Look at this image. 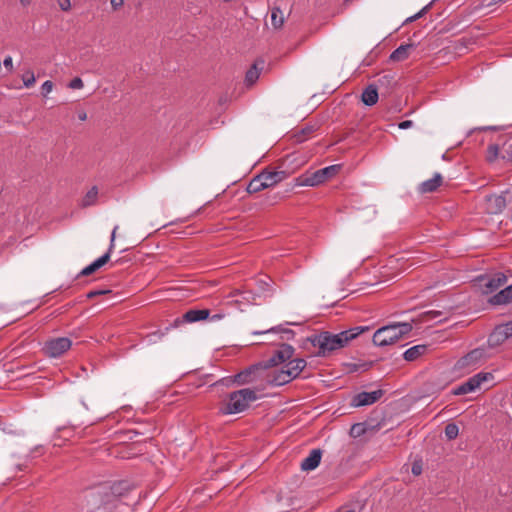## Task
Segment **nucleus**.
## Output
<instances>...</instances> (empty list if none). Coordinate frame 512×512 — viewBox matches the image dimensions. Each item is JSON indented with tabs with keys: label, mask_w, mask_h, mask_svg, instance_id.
Listing matches in <instances>:
<instances>
[{
	"label": "nucleus",
	"mask_w": 512,
	"mask_h": 512,
	"mask_svg": "<svg viewBox=\"0 0 512 512\" xmlns=\"http://www.w3.org/2000/svg\"><path fill=\"white\" fill-rule=\"evenodd\" d=\"M78 119L80 121H85L87 119V113L85 111H80L78 113Z\"/></svg>",
	"instance_id": "nucleus-51"
},
{
	"label": "nucleus",
	"mask_w": 512,
	"mask_h": 512,
	"mask_svg": "<svg viewBox=\"0 0 512 512\" xmlns=\"http://www.w3.org/2000/svg\"><path fill=\"white\" fill-rule=\"evenodd\" d=\"M366 431L365 424L364 423H356L352 425L350 434L353 437H359L362 434H364Z\"/></svg>",
	"instance_id": "nucleus-33"
},
{
	"label": "nucleus",
	"mask_w": 512,
	"mask_h": 512,
	"mask_svg": "<svg viewBox=\"0 0 512 512\" xmlns=\"http://www.w3.org/2000/svg\"><path fill=\"white\" fill-rule=\"evenodd\" d=\"M459 434V428L455 423H449L445 427V435L449 440L455 439Z\"/></svg>",
	"instance_id": "nucleus-31"
},
{
	"label": "nucleus",
	"mask_w": 512,
	"mask_h": 512,
	"mask_svg": "<svg viewBox=\"0 0 512 512\" xmlns=\"http://www.w3.org/2000/svg\"><path fill=\"white\" fill-rule=\"evenodd\" d=\"M377 360H354L352 362L345 363L348 372H365L369 370L374 362Z\"/></svg>",
	"instance_id": "nucleus-22"
},
{
	"label": "nucleus",
	"mask_w": 512,
	"mask_h": 512,
	"mask_svg": "<svg viewBox=\"0 0 512 512\" xmlns=\"http://www.w3.org/2000/svg\"><path fill=\"white\" fill-rule=\"evenodd\" d=\"M500 152V148L497 144H490L487 147L486 158L489 162H493L497 159Z\"/></svg>",
	"instance_id": "nucleus-30"
},
{
	"label": "nucleus",
	"mask_w": 512,
	"mask_h": 512,
	"mask_svg": "<svg viewBox=\"0 0 512 512\" xmlns=\"http://www.w3.org/2000/svg\"><path fill=\"white\" fill-rule=\"evenodd\" d=\"M110 4L113 10L116 11L123 6L124 0H110Z\"/></svg>",
	"instance_id": "nucleus-45"
},
{
	"label": "nucleus",
	"mask_w": 512,
	"mask_h": 512,
	"mask_svg": "<svg viewBox=\"0 0 512 512\" xmlns=\"http://www.w3.org/2000/svg\"><path fill=\"white\" fill-rule=\"evenodd\" d=\"M340 169V165H331L319 169L313 173L300 175L295 179V185L310 187L318 186L334 177L340 171Z\"/></svg>",
	"instance_id": "nucleus-8"
},
{
	"label": "nucleus",
	"mask_w": 512,
	"mask_h": 512,
	"mask_svg": "<svg viewBox=\"0 0 512 512\" xmlns=\"http://www.w3.org/2000/svg\"><path fill=\"white\" fill-rule=\"evenodd\" d=\"M479 350H480L479 348H476V349L472 350L471 352L476 353V352H479Z\"/></svg>",
	"instance_id": "nucleus-57"
},
{
	"label": "nucleus",
	"mask_w": 512,
	"mask_h": 512,
	"mask_svg": "<svg viewBox=\"0 0 512 512\" xmlns=\"http://www.w3.org/2000/svg\"><path fill=\"white\" fill-rule=\"evenodd\" d=\"M502 158L512 162V145H509L507 148H504Z\"/></svg>",
	"instance_id": "nucleus-42"
},
{
	"label": "nucleus",
	"mask_w": 512,
	"mask_h": 512,
	"mask_svg": "<svg viewBox=\"0 0 512 512\" xmlns=\"http://www.w3.org/2000/svg\"><path fill=\"white\" fill-rule=\"evenodd\" d=\"M369 331L368 326H356L339 333L321 331L308 336L300 348L308 349L306 343H310L313 348H318L319 352H333L347 347L352 340Z\"/></svg>",
	"instance_id": "nucleus-2"
},
{
	"label": "nucleus",
	"mask_w": 512,
	"mask_h": 512,
	"mask_svg": "<svg viewBox=\"0 0 512 512\" xmlns=\"http://www.w3.org/2000/svg\"><path fill=\"white\" fill-rule=\"evenodd\" d=\"M259 399L256 390L243 388L228 395L227 402L220 408L223 415L239 414L246 411L251 403Z\"/></svg>",
	"instance_id": "nucleus-6"
},
{
	"label": "nucleus",
	"mask_w": 512,
	"mask_h": 512,
	"mask_svg": "<svg viewBox=\"0 0 512 512\" xmlns=\"http://www.w3.org/2000/svg\"><path fill=\"white\" fill-rule=\"evenodd\" d=\"M440 349H449V347L445 345V346L441 347Z\"/></svg>",
	"instance_id": "nucleus-58"
},
{
	"label": "nucleus",
	"mask_w": 512,
	"mask_h": 512,
	"mask_svg": "<svg viewBox=\"0 0 512 512\" xmlns=\"http://www.w3.org/2000/svg\"><path fill=\"white\" fill-rule=\"evenodd\" d=\"M443 178L440 173H435L434 176L426 181H423L418 186V191L421 194L432 193L436 191L442 184Z\"/></svg>",
	"instance_id": "nucleus-19"
},
{
	"label": "nucleus",
	"mask_w": 512,
	"mask_h": 512,
	"mask_svg": "<svg viewBox=\"0 0 512 512\" xmlns=\"http://www.w3.org/2000/svg\"><path fill=\"white\" fill-rule=\"evenodd\" d=\"M72 348V341L67 337L51 339L45 343L44 352H67Z\"/></svg>",
	"instance_id": "nucleus-14"
},
{
	"label": "nucleus",
	"mask_w": 512,
	"mask_h": 512,
	"mask_svg": "<svg viewBox=\"0 0 512 512\" xmlns=\"http://www.w3.org/2000/svg\"><path fill=\"white\" fill-rule=\"evenodd\" d=\"M293 354H286L282 363L272 365L274 370L268 369V385L270 386H282L299 376L302 370L306 366V361L302 358L291 359Z\"/></svg>",
	"instance_id": "nucleus-5"
},
{
	"label": "nucleus",
	"mask_w": 512,
	"mask_h": 512,
	"mask_svg": "<svg viewBox=\"0 0 512 512\" xmlns=\"http://www.w3.org/2000/svg\"><path fill=\"white\" fill-rule=\"evenodd\" d=\"M420 18V15H418L417 13L413 16H410L408 17L406 20H405V23H410V22H413V21H416L417 19Z\"/></svg>",
	"instance_id": "nucleus-50"
},
{
	"label": "nucleus",
	"mask_w": 512,
	"mask_h": 512,
	"mask_svg": "<svg viewBox=\"0 0 512 512\" xmlns=\"http://www.w3.org/2000/svg\"><path fill=\"white\" fill-rule=\"evenodd\" d=\"M315 131L314 125H307L303 127L301 130L294 134L295 141L298 143L304 142L309 138V136Z\"/></svg>",
	"instance_id": "nucleus-29"
},
{
	"label": "nucleus",
	"mask_w": 512,
	"mask_h": 512,
	"mask_svg": "<svg viewBox=\"0 0 512 512\" xmlns=\"http://www.w3.org/2000/svg\"><path fill=\"white\" fill-rule=\"evenodd\" d=\"M488 209L490 213H501L506 207V200L504 196L492 195L487 198Z\"/></svg>",
	"instance_id": "nucleus-24"
},
{
	"label": "nucleus",
	"mask_w": 512,
	"mask_h": 512,
	"mask_svg": "<svg viewBox=\"0 0 512 512\" xmlns=\"http://www.w3.org/2000/svg\"><path fill=\"white\" fill-rule=\"evenodd\" d=\"M35 76L32 71H28L23 75V83L26 87H31L35 83Z\"/></svg>",
	"instance_id": "nucleus-35"
},
{
	"label": "nucleus",
	"mask_w": 512,
	"mask_h": 512,
	"mask_svg": "<svg viewBox=\"0 0 512 512\" xmlns=\"http://www.w3.org/2000/svg\"><path fill=\"white\" fill-rule=\"evenodd\" d=\"M52 358H58L59 356H61V354H56V353H53V354H49Z\"/></svg>",
	"instance_id": "nucleus-54"
},
{
	"label": "nucleus",
	"mask_w": 512,
	"mask_h": 512,
	"mask_svg": "<svg viewBox=\"0 0 512 512\" xmlns=\"http://www.w3.org/2000/svg\"><path fill=\"white\" fill-rule=\"evenodd\" d=\"M383 395L381 389L371 392H361L353 397L352 405L355 407L367 406L377 402Z\"/></svg>",
	"instance_id": "nucleus-12"
},
{
	"label": "nucleus",
	"mask_w": 512,
	"mask_h": 512,
	"mask_svg": "<svg viewBox=\"0 0 512 512\" xmlns=\"http://www.w3.org/2000/svg\"><path fill=\"white\" fill-rule=\"evenodd\" d=\"M507 277L502 272H497L491 276H481L478 278L479 286L483 294H491L503 286Z\"/></svg>",
	"instance_id": "nucleus-10"
},
{
	"label": "nucleus",
	"mask_w": 512,
	"mask_h": 512,
	"mask_svg": "<svg viewBox=\"0 0 512 512\" xmlns=\"http://www.w3.org/2000/svg\"><path fill=\"white\" fill-rule=\"evenodd\" d=\"M479 359L477 354H464L454 365V371L459 374L469 373L474 369Z\"/></svg>",
	"instance_id": "nucleus-13"
},
{
	"label": "nucleus",
	"mask_w": 512,
	"mask_h": 512,
	"mask_svg": "<svg viewBox=\"0 0 512 512\" xmlns=\"http://www.w3.org/2000/svg\"><path fill=\"white\" fill-rule=\"evenodd\" d=\"M83 86H84V83L80 77H75L68 84V87L71 89H81V88H83Z\"/></svg>",
	"instance_id": "nucleus-37"
},
{
	"label": "nucleus",
	"mask_w": 512,
	"mask_h": 512,
	"mask_svg": "<svg viewBox=\"0 0 512 512\" xmlns=\"http://www.w3.org/2000/svg\"><path fill=\"white\" fill-rule=\"evenodd\" d=\"M98 198V188L96 186H93L82 198L81 206L82 207H89L96 203Z\"/></svg>",
	"instance_id": "nucleus-28"
},
{
	"label": "nucleus",
	"mask_w": 512,
	"mask_h": 512,
	"mask_svg": "<svg viewBox=\"0 0 512 512\" xmlns=\"http://www.w3.org/2000/svg\"><path fill=\"white\" fill-rule=\"evenodd\" d=\"M322 457V451L320 449H313L310 451L309 455L304 458L301 462V469L303 471H311L317 468L320 464Z\"/></svg>",
	"instance_id": "nucleus-17"
},
{
	"label": "nucleus",
	"mask_w": 512,
	"mask_h": 512,
	"mask_svg": "<svg viewBox=\"0 0 512 512\" xmlns=\"http://www.w3.org/2000/svg\"><path fill=\"white\" fill-rule=\"evenodd\" d=\"M488 302L491 305H506L512 303V284L494 294L489 298Z\"/></svg>",
	"instance_id": "nucleus-20"
},
{
	"label": "nucleus",
	"mask_w": 512,
	"mask_h": 512,
	"mask_svg": "<svg viewBox=\"0 0 512 512\" xmlns=\"http://www.w3.org/2000/svg\"><path fill=\"white\" fill-rule=\"evenodd\" d=\"M506 330H508L512 335V321L506 323Z\"/></svg>",
	"instance_id": "nucleus-53"
},
{
	"label": "nucleus",
	"mask_w": 512,
	"mask_h": 512,
	"mask_svg": "<svg viewBox=\"0 0 512 512\" xmlns=\"http://www.w3.org/2000/svg\"><path fill=\"white\" fill-rule=\"evenodd\" d=\"M130 489L131 486L129 482L119 481L110 486H101L91 491L88 495V502L91 503L92 507L88 509V512H93L96 509H103L104 512H113L112 508H125L130 512V507L123 505L121 502V498L124 497Z\"/></svg>",
	"instance_id": "nucleus-3"
},
{
	"label": "nucleus",
	"mask_w": 512,
	"mask_h": 512,
	"mask_svg": "<svg viewBox=\"0 0 512 512\" xmlns=\"http://www.w3.org/2000/svg\"><path fill=\"white\" fill-rule=\"evenodd\" d=\"M415 48V43L402 44L390 54L389 60L392 62H402L408 59L410 53L415 50Z\"/></svg>",
	"instance_id": "nucleus-16"
},
{
	"label": "nucleus",
	"mask_w": 512,
	"mask_h": 512,
	"mask_svg": "<svg viewBox=\"0 0 512 512\" xmlns=\"http://www.w3.org/2000/svg\"><path fill=\"white\" fill-rule=\"evenodd\" d=\"M54 84L52 81L47 80L41 86V94L43 97H47V95L53 90Z\"/></svg>",
	"instance_id": "nucleus-36"
},
{
	"label": "nucleus",
	"mask_w": 512,
	"mask_h": 512,
	"mask_svg": "<svg viewBox=\"0 0 512 512\" xmlns=\"http://www.w3.org/2000/svg\"><path fill=\"white\" fill-rule=\"evenodd\" d=\"M210 311L208 309H190L185 312L182 316L174 319L172 327H179L185 323H194L205 320L209 317Z\"/></svg>",
	"instance_id": "nucleus-11"
},
{
	"label": "nucleus",
	"mask_w": 512,
	"mask_h": 512,
	"mask_svg": "<svg viewBox=\"0 0 512 512\" xmlns=\"http://www.w3.org/2000/svg\"><path fill=\"white\" fill-rule=\"evenodd\" d=\"M264 67V61L263 60H257L254 62V64L247 70L245 74V85L247 87L253 86L257 80L259 79V76L261 74V71Z\"/></svg>",
	"instance_id": "nucleus-18"
},
{
	"label": "nucleus",
	"mask_w": 512,
	"mask_h": 512,
	"mask_svg": "<svg viewBox=\"0 0 512 512\" xmlns=\"http://www.w3.org/2000/svg\"><path fill=\"white\" fill-rule=\"evenodd\" d=\"M286 354H274L268 361H262L243 369L236 374L237 385H255L253 390L256 393L264 390L268 385V369H271L272 365L282 363L285 359Z\"/></svg>",
	"instance_id": "nucleus-4"
},
{
	"label": "nucleus",
	"mask_w": 512,
	"mask_h": 512,
	"mask_svg": "<svg viewBox=\"0 0 512 512\" xmlns=\"http://www.w3.org/2000/svg\"><path fill=\"white\" fill-rule=\"evenodd\" d=\"M509 336H512L511 333L506 330V324L501 327H497L489 336L488 344L493 347L505 341Z\"/></svg>",
	"instance_id": "nucleus-21"
},
{
	"label": "nucleus",
	"mask_w": 512,
	"mask_h": 512,
	"mask_svg": "<svg viewBox=\"0 0 512 512\" xmlns=\"http://www.w3.org/2000/svg\"><path fill=\"white\" fill-rule=\"evenodd\" d=\"M426 348L427 345H415L406 349L404 352H424Z\"/></svg>",
	"instance_id": "nucleus-44"
},
{
	"label": "nucleus",
	"mask_w": 512,
	"mask_h": 512,
	"mask_svg": "<svg viewBox=\"0 0 512 512\" xmlns=\"http://www.w3.org/2000/svg\"><path fill=\"white\" fill-rule=\"evenodd\" d=\"M266 185H264L263 177L261 173L255 176L247 186V192L250 194L258 193L264 189H266Z\"/></svg>",
	"instance_id": "nucleus-26"
},
{
	"label": "nucleus",
	"mask_w": 512,
	"mask_h": 512,
	"mask_svg": "<svg viewBox=\"0 0 512 512\" xmlns=\"http://www.w3.org/2000/svg\"><path fill=\"white\" fill-rule=\"evenodd\" d=\"M20 2H21L23 5H25V4H27V3L29 2V0H20Z\"/></svg>",
	"instance_id": "nucleus-55"
},
{
	"label": "nucleus",
	"mask_w": 512,
	"mask_h": 512,
	"mask_svg": "<svg viewBox=\"0 0 512 512\" xmlns=\"http://www.w3.org/2000/svg\"><path fill=\"white\" fill-rule=\"evenodd\" d=\"M3 65L9 70V71H12L13 70V61H12V57L11 56H7L4 61H3Z\"/></svg>",
	"instance_id": "nucleus-46"
},
{
	"label": "nucleus",
	"mask_w": 512,
	"mask_h": 512,
	"mask_svg": "<svg viewBox=\"0 0 512 512\" xmlns=\"http://www.w3.org/2000/svg\"><path fill=\"white\" fill-rule=\"evenodd\" d=\"M254 335H264L266 339L261 341L262 344H271L275 346L270 352H294L293 346L285 343L294 337V332L287 328L272 327L263 331H255Z\"/></svg>",
	"instance_id": "nucleus-7"
},
{
	"label": "nucleus",
	"mask_w": 512,
	"mask_h": 512,
	"mask_svg": "<svg viewBox=\"0 0 512 512\" xmlns=\"http://www.w3.org/2000/svg\"><path fill=\"white\" fill-rule=\"evenodd\" d=\"M96 271V269L93 267L92 264L86 266L84 269L81 270V272L79 273L78 277L80 276H88L92 273H94Z\"/></svg>",
	"instance_id": "nucleus-40"
},
{
	"label": "nucleus",
	"mask_w": 512,
	"mask_h": 512,
	"mask_svg": "<svg viewBox=\"0 0 512 512\" xmlns=\"http://www.w3.org/2000/svg\"><path fill=\"white\" fill-rule=\"evenodd\" d=\"M421 354H403V359L407 362H412L418 359Z\"/></svg>",
	"instance_id": "nucleus-47"
},
{
	"label": "nucleus",
	"mask_w": 512,
	"mask_h": 512,
	"mask_svg": "<svg viewBox=\"0 0 512 512\" xmlns=\"http://www.w3.org/2000/svg\"><path fill=\"white\" fill-rule=\"evenodd\" d=\"M413 126V122L411 120H405V121H402L398 124V127L400 129H408V128H411Z\"/></svg>",
	"instance_id": "nucleus-48"
},
{
	"label": "nucleus",
	"mask_w": 512,
	"mask_h": 512,
	"mask_svg": "<svg viewBox=\"0 0 512 512\" xmlns=\"http://www.w3.org/2000/svg\"><path fill=\"white\" fill-rule=\"evenodd\" d=\"M57 3L61 10L63 11H69L71 9V2L70 0H57Z\"/></svg>",
	"instance_id": "nucleus-39"
},
{
	"label": "nucleus",
	"mask_w": 512,
	"mask_h": 512,
	"mask_svg": "<svg viewBox=\"0 0 512 512\" xmlns=\"http://www.w3.org/2000/svg\"><path fill=\"white\" fill-rule=\"evenodd\" d=\"M434 1H435V0L431 1L428 5H426L425 7H423V8H422L418 13H417L418 15H420V18H421L422 16H424V15L428 12V10L431 8V6H432V4H433V2H434Z\"/></svg>",
	"instance_id": "nucleus-49"
},
{
	"label": "nucleus",
	"mask_w": 512,
	"mask_h": 512,
	"mask_svg": "<svg viewBox=\"0 0 512 512\" xmlns=\"http://www.w3.org/2000/svg\"><path fill=\"white\" fill-rule=\"evenodd\" d=\"M379 98L378 89L375 84L368 85L362 93V101L367 106H373L377 103Z\"/></svg>",
	"instance_id": "nucleus-23"
},
{
	"label": "nucleus",
	"mask_w": 512,
	"mask_h": 512,
	"mask_svg": "<svg viewBox=\"0 0 512 512\" xmlns=\"http://www.w3.org/2000/svg\"><path fill=\"white\" fill-rule=\"evenodd\" d=\"M111 253L112 252H109V250H107V252L102 255L101 257H99L98 259H96L94 262H92L91 264L93 265V267L98 270L99 268H101L102 266H104L106 263H108V261L110 260V257H111Z\"/></svg>",
	"instance_id": "nucleus-32"
},
{
	"label": "nucleus",
	"mask_w": 512,
	"mask_h": 512,
	"mask_svg": "<svg viewBox=\"0 0 512 512\" xmlns=\"http://www.w3.org/2000/svg\"><path fill=\"white\" fill-rule=\"evenodd\" d=\"M263 177L264 185L267 188L273 187L279 182L285 180L289 177V173L284 170H275V171H263L261 172Z\"/></svg>",
	"instance_id": "nucleus-15"
},
{
	"label": "nucleus",
	"mask_w": 512,
	"mask_h": 512,
	"mask_svg": "<svg viewBox=\"0 0 512 512\" xmlns=\"http://www.w3.org/2000/svg\"><path fill=\"white\" fill-rule=\"evenodd\" d=\"M219 318H221V316H220V315H214V316L212 317V319H219Z\"/></svg>",
	"instance_id": "nucleus-56"
},
{
	"label": "nucleus",
	"mask_w": 512,
	"mask_h": 512,
	"mask_svg": "<svg viewBox=\"0 0 512 512\" xmlns=\"http://www.w3.org/2000/svg\"><path fill=\"white\" fill-rule=\"evenodd\" d=\"M233 384H236V375L229 376V377H223L220 380L216 381L213 386L218 385H224L226 387L232 386Z\"/></svg>",
	"instance_id": "nucleus-34"
},
{
	"label": "nucleus",
	"mask_w": 512,
	"mask_h": 512,
	"mask_svg": "<svg viewBox=\"0 0 512 512\" xmlns=\"http://www.w3.org/2000/svg\"><path fill=\"white\" fill-rule=\"evenodd\" d=\"M285 17L282 10L278 6H274L271 9V24L274 29H281L284 25Z\"/></svg>",
	"instance_id": "nucleus-25"
},
{
	"label": "nucleus",
	"mask_w": 512,
	"mask_h": 512,
	"mask_svg": "<svg viewBox=\"0 0 512 512\" xmlns=\"http://www.w3.org/2000/svg\"><path fill=\"white\" fill-rule=\"evenodd\" d=\"M442 312L430 310L421 313L417 318L410 321L390 322L378 328L372 337L376 347L384 348L397 343L408 336L414 327L420 323L441 322Z\"/></svg>",
	"instance_id": "nucleus-1"
},
{
	"label": "nucleus",
	"mask_w": 512,
	"mask_h": 512,
	"mask_svg": "<svg viewBox=\"0 0 512 512\" xmlns=\"http://www.w3.org/2000/svg\"><path fill=\"white\" fill-rule=\"evenodd\" d=\"M119 226L116 225L113 230H112V233H111V239H110V245H109V252H112L114 247H115V238H116V232L118 230Z\"/></svg>",
	"instance_id": "nucleus-38"
},
{
	"label": "nucleus",
	"mask_w": 512,
	"mask_h": 512,
	"mask_svg": "<svg viewBox=\"0 0 512 512\" xmlns=\"http://www.w3.org/2000/svg\"><path fill=\"white\" fill-rule=\"evenodd\" d=\"M21 348H24V345H23V342H21L20 344L16 345L11 352H15L16 350H19Z\"/></svg>",
	"instance_id": "nucleus-52"
},
{
	"label": "nucleus",
	"mask_w": 512,
	"mask_h": 512,
	"mask_svg": "<svg viewBox=\"0 0 512 512\" xmlns=\"http://www.w3.org/2000/svg\"><path fill=\"white\" fill-rule=\"evenodd\" d=\"M411 472L415 475V476H418L422 473V464L420 462H414L412 464V468H411Z\"/></svg>",
	"instance_id": "nucleus-41"
},
{
	"label": "nucleus",
	"mask_w": 512,
	"mask_h": 512,
	"mask_svg": "<svg viewBox=\"0 0 512 512\" xmlns=\"http://www.w3.org/2000/svg\"><path fill=\"white\" fill-rule=\"evenodd\" d=\"M494 379V376L490 372H479L474 376L470 377L466 382L460 384L456 388L452 390V394L455 396L465 395L471 392L476 391L482 385V383L486 381H491Z\"/></svg>",
	"instance_id": "nucleus-9"
},
{
	"label": "nucleus",
	"mask_w": 512,
	"mask_h": 512,
	"mask_svg": "<svg viewBox=\"0 0 512 512\" xmlns=\"http://www.w3.org/2000/svg\"><path fill=\"white\" fill-rule=\"evenodd\" d=\"M396 84L394 74H385L377 79V88H383L387 91L390 90Z\"/></svg>",
	"instance_id": "nucleus-27"
},
{
	"label": "nucleus",
	"mask_w": 512,
	"mask_h": 512,
	"mask_svg": "<svg viewBox=\"0 0 512 512\" xmlns=\"http://www.w3.org/2000/svg\"><path fill=\"white\" fill-rule=\"evenodd\" d=\"M110 293V290H92L87 294V298H94L99 295Z\"/></svg>",
	"instance_id": "nucleus-43"
}]
</instances>
